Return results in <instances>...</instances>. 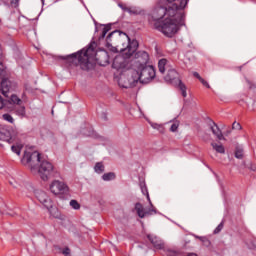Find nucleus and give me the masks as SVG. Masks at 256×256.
Segmentation results:
<instances>
[{
    "mask_svg": "<svg viewBox=\"0 0 256 256\" xmlns=\"http://www.w3.org/2000/svg\"><path fill=\"white\" fill-rule=\"evenodd\" d=\"M3 77H5V66L0 63V79H3Z\"/></svg>",
    "mask_w": 256,
    "mask_h": 256,
    "instance_id": "29",
    "label": "nucleus"
},
{
    "mask_svg": "<svg viewBox=\"0 0 256 256\" xmlns=\"http://www.w3.org/2000/svg\"><path fill=\"white\" fill-rule=\"evenodd\" d=\"M193 75L196 77V79H199V81L202 79L201 75H199L197 72H194Z\"/></svg>",
    "mask_w": 256,
    "mask_h": 256,
    "instance_id": "42",
    "label": "nucleus"
},
{
    "mask_svg": "<svg viewBox=\"0 0 256 256\" xmlns=\"http://www.w3.org/2000/svg\"><path fill=\"white\" fill-rule=\"evenodd\" d=\"M149 63V54L145 51H139L135 54V59L132 61V68L130 71H136L143 67H147Z\"/></svg>",
    "mask_w": 256,
    "mask_h": 256,
    "instance_id": "9",
    "label": "nucleus"
},
{
    "mask_svg": "<svg viewBox=\"0 0 256 256\" xmlns=\"http://www.w3.org/2000/svg\"><path fill=\"white\" fill-rule=\"evenodd\" d=\"M11 5L13 7H19V0H11Z\"/></svg>",
    "mask_w": 256,
    "mask_h": 256,
    "instance_id": "38",
    "label": "nucleus"
},
{
    "mask_svg": "<svg viewBox=\"0 0 256 256\" xmlns=\"http://www.w3.org/2000/svg\"><path fill=\"white\" fill-rule=\"evenodd\" d=\"M107 45H116L126 57H131L137 49H139V42L137 40H132L129 36L119 30L111 32L107 38Z\"/></svg>",
    "mask_w": 256,
    "mask_h": 256,
    "instance_id": "3",
    "label": "nucleus"
},
{
    "mask_svg": "<svg viewBox=\"0 0 256 256\" xmlns=\"http://www.w3.org/2000/svg\"><path fill=\"white\" fill-rule=\"evenodd\" d=\"M236 159H241L243 157V147L237 146L235 150Z\"/></svg>",
    "mask_w": 256,
    "mask_h": 256,
    "instance_id": "24",
    "label": "nucleus"
},
{
    "mask_svg": "<svg viewBox=\"0 0 256 256\" xmlns=\"http://www.w3.org/2000/svg\"><path fill=\"white\" fill-rule=\"evenodd\" d=\"M164 81L178 87V89H180L182 93V96L187 97V86H185L179 78V73L177 72V70L173 68L168 69L167 74L164 76Z\"/></svg>",
    "mask_w": 256,
    "mask_h": 256,
    "instance_id": "7",
    "label": "nucleus"
},
{
    "mask_svg": "<svg viewBox=\"0 0 256 256\" xmlns=\"http://www.w3.org/2000/svg\"><path fill=\"white\" fill-rule=\"evenodd\" d=\"M147 238L149 239L150 243H152V245L155 247V249H163V247H165L163 241L157 236L153 234H148Z\"/></svg>",
    "mask_w": 256,
    "mask_h": 256,
    "instance_id": "13",
    "label": "nucleus"
},
{
    "mask_svg": "<svg viewBox=\"0 0 256 256\" xmlns=\"http://www.w3.org/2000/svg\"><path fill=\"white\" fill-rule=\"evenodd\" d=\"M120 8H122L123 11H127L128 13H133V11L131 10V8L123 5V4H118Z\"/></svg>",
    "mask_w": 256,
    "mask_h": 256,
    "instance_id": "30",
    "label": "nucleus"
},
{
    "mask_svg": "<svg viewBox=\"0 0 256 256\" xmlns=\"http://www.w3.org/2000/svg\"><path fill=\"white\" fill-rule=\"evenodd\" d=\"M8 105H9V101L3 99V97L0 96V109H9Z\"/></svg>",
    "mask_w": 256,
    "mask_h": 256,
    "instance_id": "25",
    "label": "nucleus"
},
{
    "mask_svg": "<svg viewBox=\"0 0 256 256\" xmlns=\"http://www.w3.org/2000/svg\"><path fill=\"white\" fill-rule=\"evenodd\" d=\"M9 183L10 185H12V187L17 188V181H15L14 179L9 180Z\"/></svg>",
    "mask_w": 256,
    "mask_h": 256,
    "instance_id": "40",
    "label": "nucleus"
},
{
    "mask_svg": "<svg viewBox=\"0 0 256 256\" xmlns=\"http://www.w3.org/2000/svg\"><path fill=\"white\" fill-rule=\"evenodd\" d=\"M2 119L4 121H7V123H11L13 125V123H15V119L13 118V116H11V114L6 113L2 115Z\"/></svg>",
    "mask_w": 256,
    "mask_h": 256,
    "instance_id": "23",
    "label": "nucleus"
},
{
    "mask_svg": "<svg viewBox=\"0 0 256 256\" xmlns=\"http://www.w3.org/2000/svg\"><path fill=\"white\" fill-rule=\"evenodd\" d=\"M158 69H159V73H161L162 75L165 73V71H169V65L167 64V59L162 58L159 60L158 62Z\"/></svg>",
    "mask_w": 256,
    "mask_h": 256,
    "instance_id": "15",
    "label": "nucleus"
},
{
    "mask_svg": "<svg viewBox=\"0 0 256 256\" xmlns=\"http://www.w3.org/2000/svg\"><path fill=\"white\" fill-rule=\"evenodd\" d=\"M103 181H113L115 179V173L109 172L102 175Z\"/></svg>",
    "mask_w": 256,
    "mask_h": 256,
    "instance_id": "22",
    "label": "nucleus"
},
{
    "mask_svg": "<svg viewBox=\"0 0 256 256\" xmlns=\"http://www.w3.org/2000/svg\"><path fill=\"white\" fill-rule=\"evenodd\" d=\"M0 141H6V143H16L11 146L13 153L21 155L23 144L19 142V131L13 127H0Z\"/></svg>",
    "mask_w": 256,
    "mask_h": 256,
    "instance_id": "6",
    "label": "nucleus"
},
{
    "mask_svg": "<svg viewBox=\"0 0 256 256\" xmlns=\"http://www.w3.org/2000/svg\"><path fill=\"white\" fill-rule=\"evenodd\" d=\"M111 29L110 26H104L103 30H102V34L99 37V40L101 39H105V35H107V33H109V30Z\"/></svg>",
    "mask_w": 256,
    "mask_h": 256,
    "instance_id": "27",
    "label": "nucleus"
},
{
    "mask_svg": "<svg viewBox=\"0 0 256 256\" xmlns=\"http://www.w3.org/2000/svg\"><path fill=\"white\" fill-rule=\"evenodd\" d=\"M14 113L21 119L27 115V112L25 110V106H19L17 108H14Z\"/></svg>",
    "mask_w": 256,
    "mask_h": 256,
    "instance_id": "17",
    "label": "nucleus"
},
{
    "mask_svg": "<svg viewBox=\"0 0 256 256\" xmlns=\"http://www.w3.org/2000/svg\"><path fill=\"white\" fill-rule=\"evenodd\" d=\"M248 247L250 249H256V239H253L249 244Z\"/></svg>",
    "mask_w": 256,
    "mask_h": 256,
    "instance_id": "34",
    "label": "nucleus"
},
{
    "mask_svg": "<svg viewBox=\"0 0 256 256\" xmlns=\"http://www.w3.org/2000/svg\"><path fill=\"white\" fill-rule=\"evenodd\" d=\"M125 88L129 87V86H124Z\"/></svg>",
    "mask_w": 256,
    "mask_h": 256,
    "instance_id": "46",
    "label": "nucleus"
},
{
    "mask_svg": "<svg viewBox=\"0 0 256 256\" xmlns=\"http://www.w3.org/2000/svg\"><path fill=\"white\" fill-rule=\"evenodd\" d=\"M177 129H179V121H174L170 127V131H172V133H175Z\"/></svg>",
    "mask_w": 256,
    "mask_h": 256,
    "instance_id": "28",
    "label": "nucleus"
},
{
    "mask_svg": "<svg viewBox=\"0 0 256 256\" xmlns=\"http://www.w3.org/2000/svg\"><path fill=\"white\" fill-rule=\"evenodd\" d=\"M62 253L65 256H69V255H71V250L69 248H65Z\"/></svg>",
    "mask_w": 256,
    "mask_h": 256,
    "instance_id": "37",
    "label": "nucleus"
},
{
    "mask_svg": "<svg viewBox=\"0 0 256 256\" xmlns=\"http://www.w3.org/2000/svg\"><path fill=\"white\" fill-rule=\"evenodd\" d=\"M200 82L202 83V85H204V87H207V89H209L211 86L209 85V82L206 81L203 78H200Z\"/></svg>",
    "mask_w": 256,
    "mask_h": 256,
    "instance_id": "33",
    "label": "nucleus"
},
{
    "mask_svg": "<svg viewBox=\"0 0 256 256\" xmlns=\"http://www.w3.org/2000/svg\"><path fill=\"white\" fill-rule=\"evenodd\" d=\"M70 207H72V209H75L76 211H79V209H81V204H79L77 200H71Z\"/></svg>",
    "mask_w": 256,
    "mask_h": 256,
    "instance_id": "26",
    "label": "nucleus"
},
{
    "mask_svg": "<svg viewBox=\"0 0 256 256\" xmlns=\"http://www.w3.org/2000/svg\"><path fill=\"white\" fill-rule=\"evenodd\" d=\"M211 147L214 151H216V153H220L222 155L225 154V147L223 146V144H217L215 142H212Z\"/></svg>",
    "mask_w": 256,
    "mask_h": 256,
    "instance_id": "18",
    "label": "nucleus"
},
{
    "mask_svg": "<svg viewBox=\"0 0 256 256\" xmlns=\"http://www.w3.org/2000/svg\"><path fill=\"white\" fill-rule=\"evenodd\" d=\"M134 117H141V115H143V112H141V108H138L137 114L133 113V111L131 112Z\"/></svg>",
    "mask_w": 256,
    "mask_h": 256,
    "instance_id": "36",
    "label": "nucleus"
},
{
    "mask_svg": "<svg viewBox=\"0 0 256 256\" xmlns=\"http://www.w3.org/2000/svg\"><path fill=\"white\" fill-rule=\"evenodd\" d=\"M97 44L95 42L91 43L89 47L85 50L82 49L76 53H73L68 56L69 61L72 65H88L91 61H97V51L95 50Z\"/></svg>",
    "mask_w": 256,
    "mask_h": 256,
    "instance_id": "5",
    "label": "nucleus"
},
{
    "mask_svg": "<svg viewBox=\"0 0 256 256\" xmlns=\"http://www.w3.org/2000/svg\"><path fill=\"white\" fill-rule=\"evenodd\" d=\"M200 239H201V241H203L204 238H203V237H200Z\"/></svg>",
    "mask_w": 256,
    "mask_h": 256,
    "instance_id": "44",
    "label": "nucleus"
},
{
    "mask_svg": "<svg viewBox=\"0 0 256 256\" xmlns=\"http://www.w3.org/2000/svg\"><path fill=\"white\" fill-rule=\"evenodd\" d=\"M36 197L38 201H40V203L45 206V208L49 211L52 217H54L55 219H59V217H61L59 210L57 209V207L53 206V201L51 200V198H49L45 191L37 192Z\"/></svg>",
    "mask_w": 256,
    "mask_h": 256,
    "instance_id": "8",
    "label": "nucleus"
},
{
    "mask_svg": "<svg viewBox=\"0 0 256 256\" xmlns=\"http://www.w3.org/2000/svg\"><path fill=\"white\" fill-rule=\"evenodd\" d=\"M167 256H179V252H177L175 250H168Z\"/></svg>",
    "mask_w": 256,
    "mask_h": 256,
    "instance_id": "32",
    "label": "nucleus"
},
{
    "mask_svg": "<svg viewBox=\"0 0 256 256\" xmlns=\"http://www.w3.org/2000/svg\"><path fill=\"white\" fill-rule=\"evenodd\" d=\"M8 101V105H21V103H23V100H21L19 96L15 94L11 95L10 100Z\"/></svg>",
    "mask_w": 256,
    "mask_h": 256,
    "instance_id": "19",
    "label": "nucleus"
},
{
    "mask_svg": "<svg viewBox=\"0 0 256 256\" xmlns=\"http://www.w3.org/2000/svg\"><path fill=\"white\" fill-rule=\"evenodd\" d=\"M151 127H152L153 129H161V125H159V124H157V123H152V124H151Z\"/></svg>",
    "mask_w": 256,
    "mask_h": 256,
    "instance_id": "41",
    "label": "nucleus"
},
{
    "mask_svg": "<svg viewBox=\"0 0 256 256\" xmlns=\"http://www.w3.org/2000/svg\"><path fill=\"white\" fill-rule=\"evenodd\" d=\"M104 119H107V116L104 114Z\"/></svg>",
    "mask_w": 256,
    "mask_h": 256,
    "instance_id": "43",
    "label": "nucleus"
},
{
    "mask_svg": "<svg viewBox=\"0 0 256 256\" xmlns=\"http://www.w3.org/2000/svg\"><path fill=\"white\" fill-rule=\"evenodd\" d=\"M210 129H211L213 135H215V137H217L218 141H223V139H225V137L223 136V132H221V129H219V126H217V124H215V122H212Z\"/></svg>",
    "mask_w": 256,
    "mask_h": 256,
    "instance_id": "14",
    "label": "nucleus"
},
{
    "mask_svg": "<svg viewBox=\"0 0 256 256\" xmlns=\"http://www.w3.org/2000/svg\"><path fill=\"white\" fill-rule=\"evenodd\" d=\"M189 0H160L151 14L149 21L165 37H175L179 29L185 25V7Z\"/></svg>",
    "mask_w": 256,
    "mask_h": 256,
    "instance_id": "1",
    "label": "nucleus"
},
{
    "mask_svg": "<svg viewBox=\"0 0 256 256\" xmlns=\"http://www.w3.org/2000/svg\"><path fill=\"white\" fill-rule=\"evenodd\" d=\"M5 208H7V205H3V206L1 207L2 213H5L6 215H13L12 213L7 212V210H6Z\"/></svg>",
    "mask_w": 256,
    "mask_h": 256,
    "instance_id": "35",
    "label": "nucleus"
},
{
    "mask_svg": "<svg viewBox=\"0 0 256 256\" xmlns=\"http://www.w3.org/2000/svg\"><path fill=\"white\" fill-rule=\"evenodd\" d=\"M223 230V222L220 223L216 229L214 230V233L217 234V233H221V231Z\"/></svg>",
    "mask_w": 256,
    "mask_h": 256,
    "instance_id": "31",
    "label": "nucleus"
},
{
    "mask_svg": "<svg viewBox=\"0 0 256 256\" xmlns=\"http://www.w3.org/2000/svg\"><path fill=\"white\" fill-rule=\"evenodd\" d=\"M135 211H136L138 217H140V219H144V217H147V215H153V213H157V210L153 206L148 211H145V208L143 207V204H141V203L135 204Z\"/></svg>",
    "mask_w": 256,
    "mask_h": 256,
    "instance_id": "11",
    "label": "nucleus"
},
{
    "mask_svg": "<svg viewBox=\"0 0 256 256\" xmlns=\"http://www.w3.org/2000/svg\"><path fill=\"white\" fill-rule=\"evenodd\" d=\"M232 128H233V129H241V124H239V123H237V122H234V123L232 124Z\"/></svg>",
    "mask_w": 256,
    "mask_h": 256,
    "instance_id": "39",
    "label": "nucleus"
},
{
    "mask_svg": "<svg viewBox=\"0 0 256 256\" xmlns=\"http://www.w3.org/2000/svg\"><path fill=\"white\" fill-rule=\"evenodd\" d=\"M0 57H1V47H0Z\"/></svg>",
    "mask_w": 256,
    "mask_h": 256,
    "instance_id": "45",
    "label": "nucleus"
},
{
    "mask_svg": "<svg viewBox=\"0 0 256 256\" xmlns=\"http://www.w3.org/2000/svg\"><path fill=\"white\" fill-rule=\"evenodd\" d=\"M21 163L22 165L28 166L33 175L38 174L42 181H49V179L55 177L56 172L53 164L47 160H43L41 154L37 151L24 152Z\"/></svg>",
    "mask_w": 256,
    "mask_h": 256,
    "instance_id": "2",
    "label": "nucleus"
},
{
    "mask_svg": "<svg viewBox=\"0 0 256 256\" xmlns=\"http://www.w3.org/2000/svg\"><path fill=\"white\" fill-rule=\"evenodd\" d=\"M141 191L144 195H146L151 207H153V204L151 203V198L149 197V191L147 190V185H145V182L140 183Z\"/></svg>",
    "mask_w": 256,
    "mask_h": 256,
    "instance_id": "20",
    "label": "nucleus"
},
{
    "mask_svg": "<svg viewBox=\"0 0 256 256\" xmlns=\"http://www.w3.org/2000/svg\"><path fill=\"white\" fill-rule=\"evenodd\" d=\"M155 79V68L151 65L138 68L137 70H130L128 77L129 87H135L137 83L147 84Z\"/></svg>",
    "mask_w": 256,
    "mask_h": 256,
    "instance_id": "4",
    "label": "nucleus"
},
{
    "mask_svg": "<svg viewBox=\"0 0 256 256\" xmlns=\"http://www.w3.org/2000/svg\"><path fill=\"white\" fill-rule=\"evenodd\" d=\"M13 87V84L8 79H2L0 83V93L4 95V97H9V93Z\"/></svg>",
    "mask_w": 256,
    "mask_h": 256,
    "instance_id": "12",
    "label": "nucleus"
},
{
    "mask_svg": "<svg viewBox=\"0 0 256 256\" xmlns=\"http://www.w3.org/2000/svg\"><path fill=\"white\" fill-rule=\"evenodd\" d=\"M49 189L53 195H67L69 193V186L59 180H53L49 185Z\"/></svg>",
    "mask_w": 256,
    "mask_h": 256,
    "instance_id": "10",
    "label": "nucleus"
},
{
    "mask_svg": "<svg viewBox=\"0 0 256 256\" xmlns=\"http://www.w3.org/2000/svg\"><path fill=\"white\" fill-rule=\"evenodd\" d=\"M124 61L122 56H117L113 61L112 67L114 69H122Z\"/></svg>",
    "mask_w": 256,
    "mask_h": 256,
    "instance_id": "16",
    "label": "nucleus"
},
{
    "mask_svg": "<svg viewBox=\"0 0 256 256\" xmlns=\"http://www.w3.org/2000/svg\"><path fill=\"white\" fill-rule=\"evenodd\" d=\"M94 171H95V173L101 174V173H103V171H105V166L103 165L102 162H98L94 166Z\"/></svg>",
    "mask_w": 256,
    "mask_h": 256,
    "instance_id": "21",
    "label": "nucleus"
}]
</instances>
